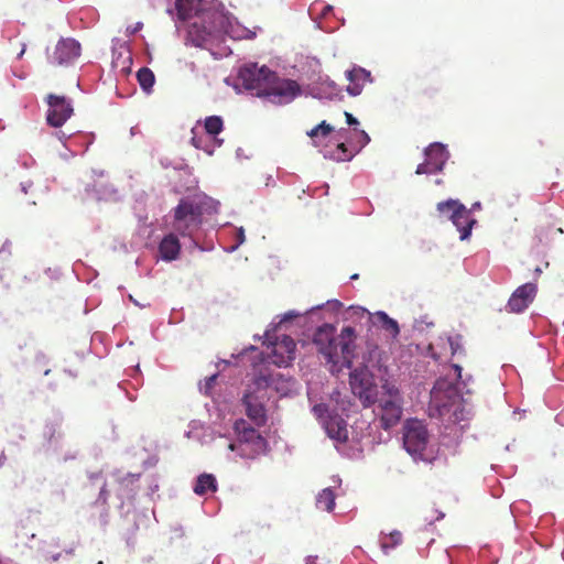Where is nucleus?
I'll list each match as a JSON object with an SVG mask.
<instances>
[{
    "instance_id": "nucleus-31",
    "label": "nucleus",
    "mask_w": 564,
    "mask_h": 564,
    "mask_svg": "<svg viewBox=\"0 0 564 564\" xmlns=\"http://www.w3.org/2000/svg\"><path fill=\"white\" fill-rule=\"evenodd\" d=\"M362 88H364L362 83L349 82V85L347 86V91L351 96H358L361 94Z\"/></svg>"
},
{
    "instance_id": "nucleus-39",
    "label": "nucleus",
    "mask_w": 564,
    "mask_h": 564,
    "mask_svg": "<svg viewBox=\"0 0 564 564\" xmlns=\"http://www.w3.org/2000/svg\"><path fill=\"white\" fill-rule=\"evenodd\" d=\"M313 410L315 413L321 414L325 410V406L323 404H318V405H315L313 408Z\"/></svg>"
},
{
    "instance_id": "nucleus-11",
    "label": "nucleus",
    "mask_w": 564,
    "mask_h": 564,
    "mask_svg": "<svg viewBox=\"0 0 564 564\" xmlns=\"http://www.w3.org/2000/svg\"><path fill=\"white\" fill-rule=\"evenodd\" d=\"M46 104V122L53 128H61L74 113L73 106L65 96L48 94Z\"/></svg>"
},
{
    "instance_id": "nucleus-16",
    "label": "nucleus",
    "mask_w": 564,
    "mask_h": 564,
    "mask_svg": "<svg viewBox=\"0 0 564 564\" xmlns=\"http://www.w3.org/2000/svg\"><path fill=\"white\" fill-rule=\"evenodd\" d=\"M373 326L383 329L387 335L395 340L400 334L399 324L395 319L391 318L386 312L378 311L370 317Z\"/></svg>"
},
{
    "instance_id": "nucleus-7",
    "label": "nucleus",
    "mask_w": 564,
    "mask_h": 564,
    "mask_svg": "<svg viewBox=\"0 0 564 564\" xmlns=\"http://www.w3.org/2000/svg\"><path fill=\"white\" fill-rule=\"evenodd\" d=\"M430 441L425 424L419 420H408L403 426V446L415 459L426 460L425 451Z\"/></svg>"
},
{
    "instance_id": "nucleus-45",
    "label": "nucleus",
    "mask_w": 564,
    "mask_h": 564,
    "mask_svg": "<svg viewBox=\"0 0 564 564\" xmlns=\"http://www.w3.org/2000/svg\"><path fill=\"white\" fill-rule=\"evenodd\" d=\"M372 354L380 355V350H379V348H378V347H375V349L372 350L371 355H372Z\"/></svg>"
},
{
    "instance_id": "nucleus-40",
    "label": "nucleus",
    "mask_w": 564,
    "mask_h": 564,
    "mask_svg": "<svg viewBox=\"0 0 564 564\" xmlns=\"http://www.w3.org/2000/svg\"><path fill=\"white\" fill-rule=\"evenodd\" d=\"M316 561H317V556H307L305 562L306 564H316Z\"/></svg>"
},
{
    "instance_id": "nucleus-29",
    "label": "nucleus",
    "mask_w": 564,
    "mask_h": 564,
    "mask_svg": "<svg viewBox=\"0 0 564 564\" xmlns=\"http://www.w3.org/2000/svg\"><path fill=\"white\" fill-rule=\"evenodd\" d=\"M193 133H195L194 129L192 130ZM191 143L198 150H203L204 152L208 153V154H213L214 152V149L216 145L213 144H208L205 139L203 137H198L196 134H194L192 137V140H191Z\"/></svg>"
},
{
    "instance_id": "nucleus-46",
    "label": "nucleus",
    "mask_w": 564,
    "mask_h": 564,
    "mask_svg": "<svg viewBox=\"0 0 564 564\" xmlns=\"http://www.w3.org/2000/svg\"><path fill=\"white\" fill-rule=\"evenodd\" d=\"M350 279H351V280H356V279H358V274H354V275H351V276H350Z\"/></svg>"
},
{
    "instance_id": "nucleus-37",
    "label": "nucleus",
    "mask_w": 564,
    "mask_h": 564,
    "mask_svg": "<svg viewBox=\"0 0 564 564\" xmlns=\"http://www.w3.org/2000/svg\"><path fill=\"white\" fill-rule=\"evenodd\" d=\"M215 380H216V375H213V376H210L209 378H207V380H206V387H207V388H212V387H213V384H214V382H215Z\"/></svg>"
},
{
    "instance_id": "nucleus-47",
    "label": "nucleus",
    "mask_w": 564,
    "mask_h": 564,
    "mask_svg": "<svg viewBox=\"0 0 564 564\" xmlns=\"http://www.w3.org/2000/svg\"><path fill=\"white\" fill-rule=\"evenodd\" d=\"M474 206H475V208H478L480 206V204L476 203Z\"/></svg>"
},
{
    "instance_id": "nucleus-5",
    "label": "nucleus",
    "mask_w": 564,
    "mask_h": 564,
    "mask_svg": "<svg viewBox=\"0 0 564 564\" xmlns=\"http://www.w3.org/2000/svg\"><path fill=\"white\" fill-rule=\"evenodd\" d=\"M203 208L194 199L183 198L174 208L173 228L182 236H192L202 224Z\"/></svg>"
},
{
    "instance_id": "nucleus-26",
    "label": "nucleus",
    "mask_w": 564,
    "mask_h": 564,
    "mask_svg": "<svg viewBox=\"0 0 564 564\" xmlns=\"http://www.w3.org/2000/svg\"><path fill=\"white\" fill-rule=\"evenodd\" d=\"M402 543V533L398 530L392 531L386 540L381 541V549L384 554Z\"/></svg>"
},
{
    "instance_id": "nucleus-23",
    "label": "nucleus",
    "mask_w": 564,
    "mask_h": 564,
    "mask_svg": "<svg viewBox=\"0 0 564 564\" xmlns=\"http://www.w3.org/2000/svg\"><path fill=\"white\" fill-rule=\"evenodd\" d=\"M137 79L139 82L140 87L145 93H150L155 83V76H154L153 72L148 67H142L138 70Z\"/></svg>"
},
{
    "instance_id": "nucleus-41",
    "label": "nucleus",
    "mask_w": 564,
    "mask_h": 564,
    "mask_svg": "<svg viewBox=\"0 0 564 564\" xmlns=\"http://www.w3.org/2000/svg\"><path fill=\"white\" fill-rule=\"evenodd\" d=\"M258 381H263L267 386L270 384V378L269 377H264V376H261L259 377Z\"/></svg>"
},
{
    "instance_id": "nucleus-2",
    "label": "nucleus",
    "mask_w": 564,
    "mask_h": 564,
    "mask_svg": "<svg viewBox=\"0 0 564 564\" xmlns=\"http://www.w3.org/2000/svg\"><path fill=\"white\" fill-rule=\"evenodd\" d=\"M356 332L351 326L344 327L337 338L336 327L332 324H324L315 330L313 344L324 356L326 362L330 365L329 370L335 372L339 370L340 366L350 368Z\"/></svg>"
},
{
    "instance_id": "nucleus-24",
    "label": "nucleus",
    "mask_w": 564,
    "mask_h": 564,
    "mask_svg": "<svg viewBox=\"0 0 564 564\" xmlns=\"http://www.w3.org/2000/svg\"><path fill=\"white\" fill-rule=\"evenodd\" d=\"M175 8L181 20H187L195 10V0H176Z\"/></svg>"
},
{
    "instance_id": "nucleus-25",
    "label": "nucleus",
    "mask_w": 564,
    "mask_h": 564,
    "mask_svg": "<svg viewBox=\"0 0 564 564\" xmlns=\"http://www.w3.org/2000/svg\"><path fill=\"white\" fill-rule=\"evenodd\" d=\"M341 139L340 132H338L335 137V141L337 142V153L332 154V156L337 161H349L354 158L355 153L347 149Z\"/></svg>"
},
{
    "instance_id": "nucleus-36",
    "label": "nucleus",
    "mask_w": 564,
    "mask_h": 564,
    "mask_svg": "<svg viewBox=\"0 0 564 564\" xmlns=\"http://www.w3.org/2000/svg\"><path fill=\"white\" fill-rule=\"evenodd\" d=\"M143 26V24L141 22H138L135 25L133 26H128L127 28V34H134L135 32H138L139 30H141Z\"/></svg>"
},
{
    "instance_id": "nucleus-35",
    "label": "nucleus",
    "mask_w": 564,
    "mask_h": 564,
    "mask_svg": "<svg viewBox=\"0 0 564 564\" xmlns=\"http://www.w3.org/2000/svg\"><path fill=\"white\" fill-rule=\"evenodd\" d=\"M345 118L349 126L358 124V120L350 112L345 111Z\"/></svg>"
},
{
    "instance_id": "nucleus-6",
    "label": "nucleus",
    "mask_w": 564,
    "mask_h": 564,
    "mask_svg": "<svg viewBox=\"0 0 564 564\" xmlns=\"http://www.w3.org/2000/svg\"><path fill=\"white\" fill-rule=\"evenodd\" d=\"M436 209L441 216L449 219L457 228L460 240L469 238L471 229L477 223L471 216L470 209L466 208L459 200L452 198L437 203Z\"/></svg>"
},
{
    "instance_id": "nucleus-9",
    "label": "nucleus",
    "mask_w": 564,
    "mask_h": 564,
    "mask_svg": "<svg viewBox=\"0 0 564 564\" xmlns=\"http://www.w3.org/2000/svg\"><path fill=\"white\" fill-rule=\"evenodd\" d=\"M192 23L189 36L197 46H205L216 33L223 31L224 17L219 13H203Z\"/></svg>"
},
{
    "instance_id": "nucleus-18",
    "label": "nucleus",
    "mask_w": 564,
    "mask_h": 564,
    "mask_svg": "<svg viewBox=\"0 0 564 564\" xmlns=\"http://www.w3.org/2000/svg\"><path fill=\"white\" fill-rule=\"evenodd\" d=\"M325 430L327 435L338 442H346L348 440L347 424L345 420L338 415L329 416L325 422Z\"/></svg>"
},
{
    "instance_id": "nucleus-15",
    "label": "nucleus",
    "mask_w": 564,
    "mask_h": 564,
    "mask_svg": "<svg viewBox=\"0 0 564 564\" xmlns=\"http://www.w3.org/2000/svg\"><path fill=\"white\" fill-rule=\"evenodd\" d=\"M296 344L290 336H282L273 344L272 362L279 367L288 366L295 358Z\"/></svg>"
},
{
    "instance_id": "nucleus-27",
    "label": "nucleus",
    "mask_w": 564,
    "mask_h": 564,
    "mask_svg": "<svg viewBox=\"0 0 564 564\" xmlns=\"http://www.w3.org/2000/svg\"><path fill=\"white\" fill-rule=\"evenodd\" d=\"M334 128L328 124L326 121H322L318 126L314 127L311 131L307 132V135L317 143L316 138H325L333 132Z\"/></svg>"
},
{
    "instance_id": "nucleus-33",
    "label": "nucleus",
    "mask_w": 564,
    "mask_h": 564,
    "mask_svg": "<svg viewBox=\"0 0 564 564\" xmlns=\"http://www.w3.org/2000/svg\"><path fill=\"white\" fill-rule=\"evenodd\" d=\"M436 91H437V89H435V88H433V87H429V86L423 87V88L421 89V94H422L424 97L429 98V99H432V98L435 96Z\"/></svg>"
},
{
    "instance_id": "nucleus-28",
    "label": "nucleus",
    "mask_w": 564,
    "mask_h": 564,
    "mask_svg": "<svg viewBox=\"0 0 564 564\" xmlns=\"http://www.w3.org/2000/svg\"><path fill=\"white\" fill-rule=\"evenodd\" d=\"M346 76L349 82L365 84L367 79L370 77V73L361 67H357L352 68L351 70H347Z\"/></svg>"
},
{
    "instance_id": "nucleus-1",
    "label": "nucleus",
    "mask_w": 564,
    "mask_h": 564,
    "mask_svg": "<svg viewBox=\"0 0 564 564\" xmlns=\"http://www.w3.org/2000/svg\"><path fill=\"white\" fill-rule=\"evenodd\" d=\"M239 79L247 90H252L258 97L267 98L276 105L291 102L302 91L297 82L280 78L264 65H246L239 70Z\"/></svg>"
},
{
    "instance_id": "nucleus-14",
    "label": "nucleus",
    "mask_w": 564,
    "mask_h": 564,
    "mask_svg": "<svg viewBox=\"0 0 564 564\" xmlns=\"http://www.w3.org/2000/svg\"><path fill=\"white\" fill-rule=\"evenodd\" d=\"M536 294V285L533 283H525L519 286L510 296L507 307L509 312L521 313L530 303L533 302Z\"/></svg>"
},
{
    "instance_id": "nucleus-8",
    "label": "nucleus",
    "mask_w": 564,
    "mask_h": 564,
    "mask_svg": "<svg viewBox=\"0 0 564 564\" xmlns=\"http://www.w3.org/2000/svg\"><path fill=\"white\" fill-rule=\"evenodd\" d=\"M352 393L358 397L365 408L377 401L378 390L373 375L366 366L355 368L349 375Z\"/></svg>"
},
{
    "instance_id": "nucleus-17",
    "label": "nucleus",
    "mask_w": 564,
    "mask_h": 564,
    "mask_svg": "<svg viewBox=\"0 0 564 564\" xmlns=\"http://www.w3.org/2000/svg\"><path fill=\"white\" fill-rule=\"evenodd\" d=\"M242 401L246 406L248 417L259 426L265 424L267 414L263 404L251 394H246Z\"/></svg>"
},
{
    "instance_id": "nucleus-30",
    "label": "nucleus",
    "mask_w": 564,
    "mask_h": 564,
    "mask_svg": "<svg viewBox=\"0 0 564 564\" xmlns=\"http://www.w3.org/2000/svg\"><path fill=\"white\" fill-rule=\"evenodd\" d=\"M321 91L325 93V97L327 98H333L338 95L335 84L328 82L322 84Z\"/></svg>"
},
{
    "instance_id": "nucleus-34",
    "label": "nucleus",
    "mask_w": 564,
    "mask_h": 564,
    "mask_svg": "<svg viewBox=\"0 0 564 564\" xmlns=\"http://www.w3.org/2000/svg\"><path fill=\"white\" fill-rule=\"evenodd\" d=\"M299 315H300L299 313L290 311V312H288V313H285L283 315V317L281 318L279 325H281V324L285 323V322L292 321L293 318L297 317Z\"/></svg>"
},
{
    "instance_id": "nucleus-22",
    "label": "nucleus",
    "mask_w": 564,
    "mask_h": 564,
    "mask_svg": "<svg viewBox=\"0 0 564 564\" xmlns=\"http://www.w3.org/2000/svg\"><path fill=\"white\" fill-rule=\"evenodd\" d=\"M316 507L324 511H332L335 507V494L330 488L323 489L316 498Z\"/></svg>"
},
{
    "instance_id": "nucleus-38",
    "label": "nucleus",
    "mask_w": 564,
    "mask_h": 564,
    "mask_svg": "<svg viewBox=\"0 0 564 564\" xmlns=\"http://www.w3.org/2000/svg\"><path fill=\"white\" fill-rule=\"evenodd\" d=\"M245 241V231L242 228L238 230V242L242 243Z\"/></svg>"
},
{
    "instance_id": "nucleus-44",
    "label": "nucleus",
    "mask_w": 564,
    "mask_h": 564,
    "mask_svg": "<svg viewBox=\"0 0 564 564\" xmlns=\"http://www.w3.org/2000/svg\"><path fill=\"white\" fill-rule=\"evenodd\" d=\"M362 137L365 138L366 142H369L370 139L365 131H362Z\"/></svg>"
},
{
    "instance_id": "nucleus-3",
    "label": "nucleus",
    "mask_w": 564,
    "mask_h": 564,
    "mask_svg": "<svg viewBox=\"0 0 564 564\" xmlns=\"http://www.w3.org/2000/svg\"><path fill=\"white\" fill-rule=\"evenodd\" d=\"M431 416H437L448 422H459L464 417V405L456 389L448 387L442 390L434 387L430 400Z\"/></svg>"
},
{
    "instance_id": "nucleus-13",
    "label": "nucleus",
    "mask_w": 564,
    "mask_h": 564,
    "mask_svg": "<svg viewBox=\"0 0 564 564\" xmlns=\"http://www.w3.org/2000/svg\"><path fill=\"white\" fill-rule=\"evenodd\" d=\"M80 44L72 37L62 39L57 42L54 52L50 56L51 63L55 65H68L80 55Z\"/></svg>"
},
{
    "instance_id": "nucleus-21",
    "label": "nucleus",
    "mask_w": 564,
    "mask_h": 564,
    "mask_svg": "<svg viewBox=\"0 0 564 564\" xmlns=\"http://www.w3.org/2000/svg\"><path fill=\"white\" fill-rule=\"evenodd\" d=\"M204 129L206 133L212 137L213 143L216 147L223 144V139L218 138V134L224 130V121L219 116H209L204 120Z\"/></svg>"
},
{
    "instance_id": "nucleus-32",
    "label": "nucleus",
    "mask_w": 564,
    "mask_h": 564,
    "mask_svg": "<svg viewBox=\"0 0 564 564\" xmlns=\"http://www.w3.org/2000/svg\"><path fill=\"white\" fill-rule=\"evenodd\" d=\"M139 475L127 474L124 477L120 478L118 481L122 486L133 485L138 480Z\"/></svg>"
},
{
    "instance_id": "nucleus-43",
    "label": "nucleus",
    "mask_w": 564,
    "mask_h": 564,
    "mask_svg": "<svg viewBox=\"0 0 564 564\" xmlns=\"http://www.w3.org/2000/svg\"><path fill=\"white\" fill-rule=\"evenodd\" d=\"M56 135H57V138H58L59 140H63V139H65V138H66V135H65V133H64V132H58V133H56Z\"/></svg>"
},
{
    "instance_id": "nucleus-42",
    "label": "nucleus",
    "mask_w": 564,
    "mask_h": 564,
    "mask_svg": "<svg viewBox=\"0 0 564 564\" xmlns=\"http://www.w3.org/2000/svg\"><path fill=\"white\" fill-rule=\"evenodd\" d=\"M106 495H107V491H106V488H105V486H104V487L101 488V490H100V497H102L105 501H106Z\"/></svg>"
},
{
    "instance_id": "nucleus-19",
    "label": "nucleus",
    "mask_w": 564,
    "mask_h": 564,
    "mask_svg": "<svg viewBox=\"0 0 564 564\" xmlns=\"http://www.w3.org/2000/svg\"><path fill=\"white\" fill-rule=\"evenodd\" d=\"M181 251V243L174 234L165 236L159 245V252L163 260H175Z\"/></svg>"
},
{
    "instance_id": "nucleus-10",
    "label": "nucleus",
    "mask_w": 564,
    "mask_h": 564,
    "mask_svg": "<svg viewBox=\"0 0 564 564\" xmlns=\"http://www.w3.org/2000/svg\"><path fill=\"white\" fill-rule=\"evenodd\" d=\"M387 389L388 398H381L379 408L381 411V426L388 430L397 425L402 415L401 397L394 386H383Z\"/></svg>"
},
{
    "instance_id": "nucleus-4",
    "label": "nucleus",
    "mask_w": 564,
    "mask_h": 564,
    "mask_svg": "<svg viewBox=\"0 0 564 564\" xmlns=\"http://www.w3.org/2000/svg\"><path fill=\"white\" fill-rule=\"evenodd\" d=\"M235 431L238 434L237 443H229L230 451H237L242 458L252 459L263 453L267 441L260 433L248 425L243 420L236 421Z\"/></svg>"
},
{
    "instance_id": "nucleus-20",
    "label": "nucleus",
    "mask_w": 564,
    "mask_h": 564,
    "mask_svg": "<svg viewBox=\"0 0 564 564\" xmlns=\"http://www.w3.org/2000/svg\"><path fill=\"white\" fill-rule=\"evenodd\" d=\"M218 488L217 479L213 474H200L193 487L197 496H205L208 492H216Z\"/></svg>"
},
{
    "instance_id": "nucleus-12",
    "label": "nucleus",
    "mask_w": 564,
    "mask_h": 564,
    "mask_svg": "<svg viewBox=\"0 0 564 564\" xmlns=\"http://www.w3.org/2000/svg\"><path fill=\"white\" fill-rule=\"evenodd\" d=\"M448 159V152L442 143H432L425 149V160L417 165L415 173L433 174L441 172Z\"/></svg>"
}]
</instances>
